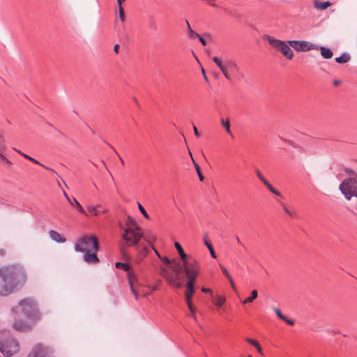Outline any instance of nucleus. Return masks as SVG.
<instances>
[{
	"label": "nucleus",
	"instance_id": "64",
	"mask_svg": "<svg viewBox=\"0 0 357 357\" xmlns=\"http://www.w3.org/2000/svg\"><path fill=\"white\" fill-rule=\"evenodd\" d=\"M340 80H334V82H333V84L335 86L340 85Z\"/></svg>",
	"mask_w": 357,
	"mask_h": 357
},
{
	"label": "nucleus",
	"instance_id": "28",
	"mask_svg": "<svg viewBox=\"0 0 357 357\" xmlns=\"http://www.w3.org/2000/svg\"><path fill=\"white\" fill-rule=\"evenodd\" d=\"M226 66L228 67V70L233 73L238 70L236 63L231 60H226Z\"/></svg>",
	"mask_w": 357,
	"mask_h": 357
},
{
	"label": "nucleus",
	"instance_id": "53",
	"mask_svg": "<svg viewBox=\"0 0 357 357\" xmlns=\"http://www.w3.org/2000/svg\"><path fill=\"white\" fill-rule=\"evenodd\" d=\"M119 44H116L114 47V51L116 54H118L119 53Z\"/></svg>",
	"mask_w": 357,
	"mask_h": 357
},
{
	"label": "nucleus",
	"instance_id": "46",
	"mask_svg": "<svg viewBox=\"0 0 357 357\" xmlns=\"http://www.w3.org/2000/svg\"><path fill=\"white\" fill-rule=\"evenodd\" d=\"M282 140L284 142H287V144H289V145H291L293 147H295V148L297 147V146H296L295 143L293 141H291V140L286 139H282Z\"/></svg>",
	"mask_w": 357,
	"mask_h": 357
},
{
	"label": "nucleus",
	"instance_id": "45",
	"mask_svg": "<svg viewBox=\"0 0 357 357\" xmlns=\"http://www.w3.org/2000/svg\"><path fill=\"white\" fill-rule=\"evenodd\" d=\"M123 3V2L117 3H118V8H119V15L125 14L124 10H123V6H122Z\"/></svg>",
	"mask_w": 357,
	"mask_h": 357
},
{
	"label": "nucleus",
	"instance_id": "37",
	"mask_svg": "<svg viewBox=\"0 0 357 357\" xmlns=\"http://www.w3.org/2000/svg\"><path fill=\"white\" fill-rule=\"evenodd\" d=\"M246 342L255 347H256L257 346H259V344L257 340L250 338V337L246 338Z\"/></svg>",
	"mask_w": 357,
	"mask_h": 357
},
{
	"label": "nucleus",
	"instance_id": "30",
	"mask_svg": "<svg viewBox=\"0 0 357 357\" xmlns=\"http://www.w3.org/2000/svg\"><path fill=\"white\" fill-rule=\"evenodd\" d=\"M73 203L74 204L73 206L75 207L79 212L85 215H87L84 208L75 198H73Z\"/></svg>",
	"mask_w": 357,
	"mask_h": 357
},
{
	"label": "nucleus",
	"instance_id": "1",
	"mask_svg": "<svg viewBox=\"0 0 357 357\" xmlns=\"http://www.w3.org/2000/svg\"><path fill=\"white\" fill-rule=\"evenodd\" d=\"M13 317V328L18 332H27L40 319L37 303L30 298L19 301L18 305L11 308Z\"/></svg>",
	"mask_w": 357,
	"mask_h": 357
},
{
	"label": "nucleus",
	"instance_id": "7",
	"mask_svg": "<svg viewBox=\"0 0 357 357\" xmlns=\"http://www.w3.org/2000/svg\"><path fill=\"white\" fill-rule=\"evenodd\" d=\"M115 267L118 269H122L127 272V277L128 283L130 285V290L133 295L135 297V299H138L139 293L136 288L135 287V282H137V278L136 275L133 271H130V266L128 263H123L121 261H117L115 263Z\"/></svg>",
	"mask_w": 357,
	"mask_h": 357
},
{
	"label": "nucleus",
	"instance_id": "15",
	"mask_svg": "<svg viewBox=\"0 0 357 357\" xmlns=\"http://www.w3.org/2000/svg\"><path fill=\"white\" fill-rule=\"evenodd\" d=\"M315 50H320L321 55L324 59H331L333 56L332 50L328 47L318 45V47Z\"/></svg>",
	"mask_w": 357,
	"mask_h": 357
},
{
	"label": "nucleus",
	"instance_id": "35",
	"mask_svg": "<svg viewBox=\"0 0 357 357\" xmlns=\"http://www.w3.org/2000/svg\"><path fill=\"white\" fill-rule=\"evenodd\" d=\"M6 149V142L1 133H0V151H5Z\"/></svg>",
	"mask_w": 357,
	"mask_h": 357
},
{
	"label": "nucleus",
	"instance_id": "33",
	"mask_svg": "<svg viewBox=\"0 0 357 357\" xmlns=\"http://www.w3.org/2000/svg\"><path fill=\"white\" fill-rule=\"evenodd\" d=\"M221 123L222 126L225 128L226 132L229 134H231V131L230 129V122L229 119L225 120L224 119H221Z\"/></svg>",
	"mask_w": 357,
	"mask_h": 357
},
{
	"label": "nucleus",
	"instance_id": "18",
	"mask_svg": "<svg viewBox=\"0 0 357 357\" xmlns=\"http://www.w3.org/2000/svg\"><path fill=\"white\" fill-rule=\"evenodd\" d=\"M15 151H17L18 153H20L21 155H22L24 158L33 162V163L35 164H38L40 166H42L43 167H44L45 169H48V170H50V171H53L52 169L51 168H49L47 167H45L44 165L41 164L39 161H38L37 160L34 159L33 158L31 157L30 155H27V154H25V153H22L21 151L17 150L16 149H13Z\"/></svg>",
	"mask_w": 357,
	"mask_h": 357
},
{
	"label": "nucleus",
	"instance_id": "50",
	"mask_svg": "<svg viewBox=\"0 0 357 357\" xmlns=\"http://www.w3.org/2000/svg\"><path fill=\"white\" fill-rule=\"evenodd\" d=\"M47 125L52 127V128H54L55 130H56L61 135H63V132L61 130L56 129L52 123L47 122Z\"/></svg>",
	"mask_w": 357,
	"mask_h": 357
},
{
	"label": "nucleus",
	"instance_id": "24",
	"mask_svg": "<svg viewBox=\"0 0 357 357\" xmlns=\"http://www.w3.org/2000/svg\"><path fill=\"white\" fill-rule=\"evenodd\" d=\"M185 23H186L187 26H188V29H187L188 36L190 39H195V38H197V36H199V34L192 29V28H191V26L190 25V23H189L188 20H185Z\"/></svg>",
	"mask_w": 357,
	"mask_h": 357
},
{
	"label": "nucleus",
	"instance_id": "51",
	"mask_svg": "<svg viewBox=\"0 0 357 357\" xmlns=\"http://www.w3.org/2000/svg\"><path fill=\"white\" fill-rule=\"evenodd\" d=\"M202 75L204 76V78L205 81L206 82H208V77H207V76L206 75V71H205V70L203 68H202Z\"/></svg>",
	"mask_w": 357,
	"mask_h": 357
},
{
	"label": "nucleus",
	"instance_id": "41",
	"mask_svg": "<svg viewBox=\"0 0 357 357\" xmlns=\"http://www.w3.org/2000/svg\"><path fill=\"white\" fill-rule=\"evenodd\" d=\"M155 252L156 254L158 255V256L162 259V261L166 264V265H169L171 263V261L170 259L167 257H164L162 258L160 257V256L159 255L158 251L155 250Z\"/></svg>",
	"mask_w": 357,
	"mask_h": 357
},
{
	"label": "nucleus",
	"instance_id": "29",
	"mask_svg": "<svg viewBox=\"0 0 357 357\" xmlns=\"http://www.w3.org/2000/svg\"><path fill=\"white\" fill-rule=\"evenodd\" d=\"M192 161H193V165H194L195 170L197 173L199 181L203 182L204 180V176H203V174L202 173L201 168H200L199 165L193 159H192Z\"/></svg>",
	"mask_w": 357,
	"mask_h": 357
},
{
	"label": "nucleus",
	"instance_id": "36",
	"mask_svg": "<svg viewBox=\"0 0 357 357\" xmlns=\"http://www.w3.org/2000/svg\"><path fill=\"white\" fill-rule=\"evenodd\" d=\"M222 73H223L225 78L228 80H231V76L229 75L228 73V67H225L222 69L220 70Z\"/></svg>",
	"mask_w": 357,
	"mask_h": 357
},
{
	"label": "nucleus",
	"instance_id": "4",
	"mask_svg": "<svg viewBox=\"0 0 357 357\" xmlns=\"http://www.w3.org/2000/svg\"><path fill=\"white\" fill-rule=\"evenodd\" d=\"M199 268L200 266L197 260L192 261L190 264L185 263L183 269L185 275L188 277L185 287H195L196 279L199 273Z\"/></svg>",
	"mask_w": 357,
	"mask_h": 357
},
{
	"label": "nucleus",
	"instance_id": "20",
	"mask_svg": "<svg viewBox=\"0 0 357 357\" xmlns=\"http://www.w3.org/2000/svg\"><path fill=\"white\" fill-rule=\"evenodd\" d=\"M280 206L283 208V210L286 212V213L291 218H298L297 213L293 209L287 207L284 203L280 202Z\"/></svg>",
	"mask_w": 357,
	"mask_h": 357
},
{
	"label": "nucleus",
	"instance_id": "17",
	"mask_svg": "<svg viewBox=\"0 0 357 357\" xmlns=\"http://www.w3.org/2000/svg\"><path fill=\"white\" fill-rule=\"evenodd\" d=\"M268 41L273 47L278 51L281 49L282 44L284 43V41L273 38L271 36H268Z\"/></svg>",
	"mask_w": 357,
	"mask_h": 357
},
{
	"label": "nucleus",
	"instance_id": "3",
	"mask_svg": "<svg viewBox=\"0 0 357 357\" xmlns=\"http://www.w3.org/2000/svg\"><path fill=\"white\" fill-rule=\"evenodd\" d=\"M126 224V227L121 222L119 224L120 229L123 230L122 239L129 245H137L143 238L140 227L130 215L127 216Z\"/></svg>",
	"mask_w": 357,
	"mask_h": 357
},
{
	"label": "nucleus",
	"instance_id": "61",
	"mask_svg": "<svg viewBox=\"0 0 357 357\" xmlns=\"http://www.w3.org/2000/svg\"><path fill=\"white\" fill-rule=\"evenodd\" d=\"M64 195H65V197H66V199H68V202L72 205V206H74V204L73 203V202L70 200V199L68 197V196L67 195V194L64 192Z\"/></svg>",
	"mask_w": 357,
	"mask_h": 357
},
{
	"label": "nucleus",
	"instance_id": "48",
	"mask_svg": "<svg viewBox=\"0 0 357 357\" xmlns=\"http://www.w3.org/2000/svg\"><path fill=\"white\" fill-rule=\"evenodd\" d=\"M208 250H209V252H210L211 256L213 258L215 259V258L217 257V255H216L215 252V250H214V249H213V248H211V249H209Z\"/></svg>",
	"mask_w": 357,
	"mask_h": 357
},
{
	"label": "nucleus",
	"instance_id": "27",
	"mask_svg": "<svg viewBox=\"0 0 357 357\" xmlns=\"http://www.w3.org/2000/svg\"><path fill=\"white\" fill-rule=\"evenodd\" d=\"M211 36L208 33H205L202 36L199 34V36H197V38L199 39L201 44L204 46L206 45V44H207L206 39L211 38Z\"/></svg>",
	"mask_w": 357,
	"mask_h": 357
},
{
	"label": "nucleus",
	"instance_id": "56",
	"mask_svg": "<svg viewBox=\"0 0 357 357\" xmlns=\"http://www.w3.org/2000/svg\"><path fill=\"white\" fill-rule=\"evenodd\" d=\"M4 151H0V158L2 161H5L6 160V158L4 156V155L3 154Z\"/></svg>",
	"mask_w": 357,
	"mask_h": 357
},
{
	"label": "nucleus",
	"instance_id": "57",
	"mask_svg": "<svg viewBox=\"0 0 357 357\" xmlns=\"http://www.w3.org/2000/svg\"><path fill=\"white\" fill-rule=\"evenodd\" d=\"M220 70L226 66V61H223L220 66H218Z\"/></svg>",
	"mask_w": 357,
	"mask_h": 357
},
{
	"label": "nucleus",
	"instance_id": "10",
	"mask_svg": "<svg viewBox=\"0 0 357 357\" xmlns=\"http://www.w3.org/2000/svg\"><path fill=\"white\" fill-rule=\"evenodd\" d=\"M33 357H55L53 350L43 344H38L33 348Z\"/></svg>",
	"mask_w": 357,
	"mask_h": 357
},
{
	"label": "nucleus",
	"instance_id": "13",
	"mask_svg": "<svg viewBox=\"0 0 357 357\" xmlns=\"http://www.w3.org/2000/svg\"><path fill=\"white\" fill-rule=\"evenodd\" d=\"M174 247L176 249L181 259H182L183 266H185V263L190 264L192 261H197V259L193 257H188V255L184 252L181 245L178 242L174 243Z\"/></svg>",
	"mask_w": 357,
	"mask_h": 357
},
{
	"label": "nucleus",
	"instance_id": "19",
	"mask_svg": "<svg viewBox=\"0 0 357 357\" xmlns=\"http://www.w3.org/2000/svg\"><path fill=\"white\" fill-rule=\"evenodd\" d=\"M351 56L349 54L344 52L340 56L335 58V61L337 63H345L350 61Z\"/></svg>",
	"mask_w": 357,
	"mask_h": 357
},
{
	"label": "nucleus",
	"instance_id": "44",
	"mask_svg": "<svg viewBox=\"0 0 357 357\" xmlns=\"http://www.w3.org/2000/svg\"><path fill=\"white\" fill-rule=\"evenodd\" d=\"M213 61L218 66H220L223 61L219 59L218 56H213L212 58Z\"/></svg>",
	"mask_w": 357,
	"mask_h": 357
},
{
	"label": "nucleus",
	"instance_id": "21",
	"mask_svg": "<svg viewBox=\"0 0 357 357\" xmlns=\"http://www.w3.org/2000/svg\"><path fill=\"white\" fill-rule=\"evenodd\" d=\"M331 5V3L328 1H319L317 0H315L314 1V6L315 8L320 9V10H325L327 8H328Z\"/></svg>",
	"mask_w": 357,
	"mask_h": 357
},
{
	"label": "nucleus",
	"instance_id": "58",
	"mask_svg": "<svg viewBox=\"0 0 357 357\" xmlns=\"http://www.w3.org/2000/svg\"><path fill=\"white\" fill-rule=\"evenodd\" d=\"M6 254V251L3 249L0 248V257H4Z\"/></svg>",
	"mask_w": 357,
	"mask_h": 357
},
{
	"label": "nucleus",
	"instance_id": "6",
	"mask_svg": "<svg viewBox=\"0 0 357 357\" xmlns=\"http://www.w3.org/2000/svg\"><path fill=\"white\" fill-rule=\"evenodd\" d=\"M20 349L18 342L13 337H8L0 341V353L2 357H11Z\"/></svg>",
	"mask_w": 357,
	"mask_h": 357
},
{
	"label": "nucleus",
	"instance_id": "23",
	"mask_svg": "<svg viewBox=\"0 0 357 357\" xmlns=\"http://www.w3.org/2000/svg\"><path fill=\"white\" fill-rule=\"evenodd\" d=\"M225 297L221 295H216L214 298L213 302L214 304L218 307H221L225 303Z\"/></svg>",
	"mask_w": 357,
	"mask_h": 357
},
{
	"label": "nucleus",
	"instance_id": "25",
	"mask_svg": "<svg viewBox=\"0 0 357 357\" xmlns=\"http://www.w3.org/2000/svg\"><path fill=\"white\" fill-rule=\"evenodd\" d=\"M169 283L171 286L180 289L182 287V283L179 281L178 278H172L169 280Z\"/></svg>",
	"mask_w": 357,
	"mask_h": 357
},
{
	"label": "nucleus",
	"instance_id": "47",
	"mask_svg": "<svg viewBox=\"0 0 357 357\" xmlns=\"http://www.w3.org/2000/svg\"><path fill=\"white\" fill-rule=\"evenodd\" d=\"M201 290L205 294L210 293L211 295L213 294L212 290L209 288L202 287Z\"/></svg>",
	"mask_w": 357,
	"mask_h": 357
},
{
	"label": "nucleus",
	"instance_id": "43",
	"mask_svg": "<svg viewBox=\"0 0 357 357\" xmlns=\"http://www.w3.org/2000/svg\"><path fill=\"white\" fill-rule=\"evenodd\" d=\"M204 243L205 244V245L207 247V248L209 250L211 249V248H213V245L211 243V241H209L206 237H204Z\"/></svg>",
	"mask_w": 357,
	"mask_h": 357
},
{
	"label": "nucleus",
	"instance_id": "31",
	"mask_svg": "<svg viewBox=\"0 0 357 357\" xmlns=\"http://www.w3.org/2000/svg\"><path fill=\"white\" fill-rule=\"evenodd\" d=\"M98 207H100V206L99 205L96 206H88L87 209L90 214H91L93 215H98L100 213V211H99L98 209Z\"/></svg>",
	"mask_w": 357,
	"mask_h": 357
},
{
	"label": "nucleus",
	"instance_id": "39",
	"mask_svg": "<svg viewBox=\"0 0 357 357\" xmlns=\"http://www.w3.org/2000/svg\"><path fill=\"white\" fill-rule=\"evenodd\" d=\"M220 268H221V271H222V273H223V274H224V275H225L227 278H230L231 275H230V274L229 273V272H228V271L227 270V268H226L224 266H222V265H221V264H220Z\"/></svg>",
	"mask_w": 357,
	"mask_h": 357
},
{
	"label": "nucleus",
	"instance_id": "14",
	"mask_svg": "<svg viewBox=\"0 0 357 357\" xmlns=\"http://www.w3.org/2000/svg\"><path fill=\"white\" fill-rule=\"evenodd\" d=\"M287 59H291L294 56V52L290 47L284 42L279 50Z\"/></svg>",
	"mask_w": 357,
	"mask_h": 357
},
{
	"label": "nucleus",
	"instance_id": "63",
	"mask_svg": "<svg viewBox=\"0 0 357 357\" xmlns=\"http://www.w3.org/2000/svg\"><path fill=\"white\" fill-rule=\"evenodd\" d=\"M149 27L151 28V29H154L155 28V26H154V22L153 21H151L149 22Z\"/></svg>",
	"mask_w": 357,
	"mask_h": 357
},
{
	"label": "nucleus",
	"instance_id": "26",
	"mask_svg": "<svg viewBox=\"0 0 357 357\" xmlns=\"http://www.w3.org/2000/svg\"><path fill=\"white\" fill-rule=\"evenodd\" d=\"M255 172L258 178L266 185L269 181L264 176L258 168H255Z\"/></svg>",
	"mask_w": 357,
	"mask_h": 357
},
{
	"label": "nucleus",
	"instance_id": "5",
	"mask_svg": "<svg viewBox=\"0 0 357 357\" xmlns=\"http://www.w3.org/2000/svg\"><path fill=\"white\" fill-rule=\"evenodd\" d=\"M339 190L347 200L352 197H357V180L356 178H347L343 180L339 186Z\"/></svg>",
	"mask_w": 357,
	"mask_h": 357
},
{
	"label": "nucleus",
	"instance_id": "52",
	"mask_svg": "<svg viewBox=\"0 0 357 357\" xmlns=\"http://www.w3.org/2000/svg\"><path fill=\"white\" fill-rule=\"evenodd\" d=\"M149 288H150L151 291H154L158 289V284H155L153 286H150Z\"/></svg>",
	"mask_w": 357,
	"mask_h": 357
},
{
	"label": "nucleus",
	"instance_id": "16",
	"mask_svg": "<svg viewBox=\"0 0 357 357\" xmlns=\"http://www.w3.org/2000/svg\"><path fill=\"white\" fill-rule=\"evenodd\" d=\"M49 234L50 238L56 243H65L66 241V238L61 235L59 232L54 230H50L49 231Z\"/></svg>",
	"mask_w": 357,
	"mask_h": 357
},
{
	"label": "nucleus",
	"instance_id": "2",
	"mask_svg": "<svg viewBox=\"0 0 357 357\" xmlns=\"http://www.w3.org/2000/svg\"><path fill=\"white\" fill-rule=\"evenodd\" d=\"M26 274L20 264H8L0 267V296H7L18 291L24 284Z\"/></svg>",
	"mask_w": 357,
	"mask_h": 357
},
{
	"label": "nucleus",
	"instance_id": "34",
	"mask_svg": "<svg viewBox=\"0 0 357 357\" xmlns=\"http://www.w3.org/2000/svg\"><path fill=\"white\" fill-rule=\"evenodd\" d=\"M137 206H138L139 211L142 214V215L146 219H149V215L147 213V212L146 211V210L144 209V208L143 207V206L139 202H137Z\"/></svg>",
	"mask_w": 357,
	"mask_h": 357
},
{
	"label": "nucleus",
	"instance_id": "12",
	"mask_svg": "<svg viewBox=\"0 0 357 357\" xmlns=\"http://www.w3.org/2000/svg\"><path fill=\"white\" fill-rule=\"evenodd\" d=\"M195 287H186V291L185 293V300L187 305L190 311V315L196 319V308L194 307L192 303V298L195 294Z\"/></svg>",
	"mask_w": 357,
	"mask_h": 357
},
{
	"label": "nucleus",
	"instance_id": "60",
	"mask_svg": "<svg viewBox=\"0 0 357 357\" xmlns=\"http://www.w3.org/2000/svg\"><path fill=\"white\" fill-rule=\"evenodd\" d=\"M64 195H65V197H66V199H68V202L72 205V206H74V204L73 203V202L70 200V199L68 197V196L67 195V194L64 192Z\"/></svg>",
	"mask_w": 357,
	"mask_h": 357
},
{
	"label": "nucleus",
	"instance_id": "38",
	"mask_svg": "<svg viewBox=\"0 0 357 357\" xmlns=\"http://www.w3.org/2000/svg\"><path fill=\"white\" fill-rule=\"evenodd\" d=\"M344 172L346 174H349V175H351V176H356L357 175L354 170H353L352 169L349 168V167H346V168H344Z\"/></svg>",
	"mask_w": 357,
	"mask_h": 357
},
{
	"label": "nucleus",
	"instance_id": "54",
	"mask_svg": "<svg viewBox=\"0 0 357 357\" xmlns=\"http://www.w3.org/2000/svg\"><path fill=\"white\" fill-rule=\"evenodd\" d=\"M255 348L259 354H262V348L259 344V346H257Z\"/></svg>",
	"mask_w": 357,
	"mask_h": 357
},
{
	"label": "nucleus",
	"instance_id": "22",
	"mask_svg": "<svg viewBox=\"0 0 357 357\" xmlns=\"http://www.w3.org/2000/svg\"><path fill=\"white\" fill-rule=\"evenodd\" d=\"M257 296H258V292L257 290L254 289L251 291L250 296L242 301V303L243 305L250 303L253 302L257 298Z\"/></svg>",
	"mask_w": 357,
	"mask_h": 357
},
{
	"label": "nucleus",
	"instance_id": "8",
	"mask_svg": "<svg viewBox=\"0 0 357 357\" xmlns=\"http://www.w3.org/2000/svg\"><path fill=\"white\" fill-rule=\"evenodd\" d=\"M75 250L77 252L84 253L83 258L85 262L88 264H97L99 262V259L96 254L98 251H95L94 249L93 251H91L85 247H81L79 243H76L75 245Z\"/></svg>",
	"mask_w": 357,
	"mask_h": 357
},
{
	"label": "nucleus",
	"instance_id": "42",
	"mask_svg": "<svg viewBox=\"0 0 357 357\" xmlns=\"http://www.w3.org/2000/svg\"><path fill=\"white\" fill-rule=\"evenodd\" d=\"M281 320L284 321L285 323H287V324H289L290 326H294L295 324L294 320L290 319L288 317H287L286 316H284V319H282Z\"/></svg>",
	"mask_w": 357,
	"mask_h": 357
},
{
	"label": "nucleus",
	"instance_id": "40",
	"mask_svg": "<svg viewBox=\"0 0 357 357\" xmlns=\"http://www.w3.org/2000/svg\"><path fill=\"white\" fill-rule=\"evenodd\" d=\"M274 311H275V314H276L277 317H278L279 319H284V316H285V315H284V314L282 313L281 310H280L279 308H275V309H274Z\"/></svg>",
	"mask_w": 357,
	"mask_h": 357
},
{
	"label": "nucleus",
	"instance_id": "9",
	"mask_svg": "<svg viewBox=\"0 0 357 357\" xmlns=\"http://www.w3.org/2000/svg\"><path fill=\"white\" fill-rule=\"evenodd\" d=\"M288 43L297 52H307L318 47V45L303 40H289Z\"/></svg>",
	"mask_w": 357,
	"mask_h": 357
},
{
	"label": "nucleus",
	"instance_id": "55",
	"mask_svg": "<svg viewBox=\"0 0 357 357\" xmlns=\"http://www.w3.org/2000/svg\"><path fill=\"white\" fill-rule=\"evenodd\" d=\"M119 17H120V20H121V22L124 23V22L126 20V15H125V14L119 15Z\"/></svg>",
	"mask_w": 357,
	"mask_h": 357
},
{
	"label": "nucleus",
	"instance_id": "49",
	"mask_svg": "<svg viewBox=\"0 0 357 357\" xmlns=\"http://www.w3.org/2000/svg\"><path fill=\"white\" fill-rule=\"evenodd\" d=\"M193 130H194V133L195 135L199 137L200 136V133L198 131V129L197 128V127L195 126H193Z\"/></svg>",
	"mask_w": 357,
	"mask_h": 357
},
{
	"label": "nucleus",
	"instance_id": "32",
	"mask_svg": "<svg viewBox=\"0 0 357 357\" xmlns=\"http://www.w3.org/2000/svg\"><path fill=\"white\" fill-rule=\"evenodd\" d=\"M265 186L271 192H272L275 195L278 197L282 196V193L279 190L275 189L269 182Z\"/></svg>",
	"mask_w": 357,
	"mask_h": 357
},
{
	"label": "nucleus",
	"instance_id": "11",
	"mask_svg": "<svg viewBox=\"0 0 357 357\" xmlns=\"http://www.w3.org/2000/svg\"><path fill=\"white\" fill-rule=\"evenodd\" d=\"M91 242L92 243L93 248L95 250V251H99L100 244L98 238L95 235L84 236L78 239L77 243H79L81 247H83L84 245L88 246Z\"/></svg>",
	"mask_w": 357,
	"mask_h": 357
},
{
	"label": "nucleus",
	"instance_id": "62",
	"mask_svg": "<svg viewBox=\"0 0 357 357\" xmlns=\"http://www.w3.org/2000/svg\"><path fill=\"white\" fill-rule=\"evenodd\" d=\"M228 280H229L232 288L234 289L235 284H234V280H233L232 278L230 277V278H228Z\"/></svg>",
	"mask_w": 357,
	"mask_h": 357
},
{
	"label": "nucleus",
	"instance_id": "59",
	"mask_svg": "<svg viewBox=\"0 0 357 357\" xmlns=\"http://www.w3.org/2000/svg\"><path fill=\"white\" fill-rule=\"evenodd\" d=\"M64 195H65V197H66V199H68V202L72 205V206H74V204L73 203V202L70 200V199L68 197V196L67 195V194L64 192Z\"/></svg>",
	"mask_w": 357,
	"mask_h": 357
}]
</instances>
